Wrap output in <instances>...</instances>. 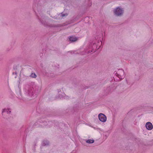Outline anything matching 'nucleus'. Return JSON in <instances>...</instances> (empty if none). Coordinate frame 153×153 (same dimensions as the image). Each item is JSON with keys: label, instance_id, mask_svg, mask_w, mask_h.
Masks as SVG:
<instances>
[{"label": "nucleus", "instance_id": "f257e3e1", "mask_svg": "<svg viewBox=\"0 0 153 153\" xmlns=\"http://www.w3.org/2000/svg\"><path fill=\"white\" fill-rule=\"evenodd\" d=\"M99 119L102 122H104L106 121V117L104 114L101 113L99 114L98 116Z\"/></svg>", "mask_w": 153, "mask_h": 153}, {"label": "nucleus", "instance_id": "f03ea898", "mask_svg": "<svg viewBox=\"0 0 153 153\" xmlns=\"http://www.w3.org/2000/svg\"><path fill=\"white\" fill-rule=\"evenodd\" d=\"M114 13L116 15L119 16L123 13V10L121 9L118 7L115 9Z\"/></svg>", "mask_w": 153, "mask_h": 153}, {"label": "nucleus", "instance_id": "7ed1b4c3", "mask_svg": "<svg viewBox=\"0 0 153 153\" xmlns=\"http://www.w3.org/2000/svg\"><path fill=\"white\" fill-rule=\"evenodd\" d=\"M146 128L149 130H152L153 127L152 123L150 122H148L146 123Z\"/></svg>", "mask_w": 153, "mask_h": 153}, {"label": "nucleus", "instance_id": "20e7f679", "mask_svg": "<svg viewBox=\"0 0 153 153\" xmlns=\"http://www.w3.org/2000/svg\"><path fill=\"white\" fill-rule=\"evenodd\" d=\"M69 40L71 42H74L77 40V38L73 36H70L69 38Z\"/></svg>", "mask_w": 153, "mask_h": 153}, {"label": "nucleus", "instance_id": "39448f33", "mask_svg": "<svg viewBox=\"0 0 153 153\" xmlns=\"http://www.w3.org/2000/svg\"><path fill=\"white\" fill-rule=\"evenodd\" d=\"M94 140H88L86 141V142L89 143H92L94 142Z\"/></svg>", "mask_w": 153, "mask_h": 153}, {"label": "nucleus", "instance_id": "423d86ee", "mask_svg": "<svg viewBox=\"0 0 153 153\" xmlns=\"http://www.w3.org/2000/svg\"><path fill=\"white\" fill-rule=\"evenodd\" d=\"M31 76L32 77L35 78L36 76L35 73H32L31 75Z\"/></svg>", "mask_w": 153, "mask_h": 153}, {"label": "nucleus", "instance_id": "0eeeda50", "mask_svg": "<svg viewBox=\"0 0 153 153\" xmlns=\"http://www.w3.org/2000/svg\"><path fill=\"white\" fill-rule=\"evenodd\" d=\"M6 112L7 113H8V111H7V109H4L3 110L2 113H3L4 112Z\"/></svg>", "mask_w": 153, "mask_h": 153}, {"label": "nucleus", "instance_id": "6e6552de", "mask_svg": "<svg viewBox=\"0 0 153 153\" xmlns=\"http://www.w3.org/2000/svg\"><path fill=\"white\" fill-rule=\"evenodd\" d=\"M10 112H11V111H9V112H10Z\"/></svg>", "mask_w": 153, "mask_h": 153}]
</instances>
